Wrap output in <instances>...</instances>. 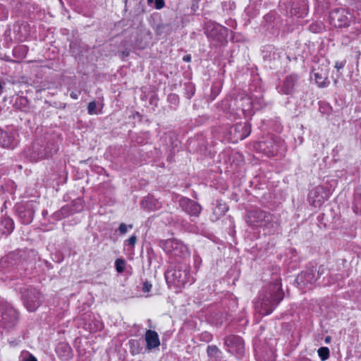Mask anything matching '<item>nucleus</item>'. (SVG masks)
<instances>
[{
  "mask_svg": "<svg viewBox=\"0 0 361 361\" xmlns=\"http://www.w3.org/2000/svg\"><path fill=\"white\" fill-rule=\"evenodd\" d=\"M147 348L149 350L158 347L160 345L158 334L152 330H147L145 333Z\"/></svg>",
  "mask_w": 361,
  "mask_h": 361,
  "instance_id": "obj_20",
  "label": "nucleus"
},
{
  "mask_svg": "<svg viewBox=\"0 0 361 361\" xmlns=\"http://www.w3.org/2000/svg\"><path fill=\"white\" fill-rule=\"evenodd\" d=\"M163 249L167 253L180 257L186 252V247L176 239H168L163 243Z\"/></svg>",
  "mask_w": 361,
  "mask_h": 361,
  "instance_id": "obj_12",
  "label": "nucleus"
},
{
  "mask_svg": "<svg viewBox=\"0 0 361 361\" xmlns=\"http://www.w3.org/2000/svg\"><path fill=\"white\" fill-rule=\"evenodd\" d=\"M283 298V293L281 283L276 281L271 283L266 290L259 295L255 303V310L261 315L271 314Z\"/></svg>",
  "mask_w": 361,
  "mask_h": 361,
  "instance_id": "obj_1",
  "label": "nucleus"
},
{
  "mask_svg": "<svg viewBox=\"0 0 361 361\" xmlns=\"http://www.w3.org/2000/svg\"><path fill=\"white\" fill-rule=\"evenodd\" d=\"M16 256L15 253H11L6 256L4 261L13 265L12 261L16 259Z\"/></svg>",
  "mask_w": 361,
  "mask_h": 361,
  "instance_id": "obj_34",
  "label": "nucleus"
},
{
  "mask_svg": "<svg viewBox=\"0 0 361 361\" xmlns=\"http://www.w3.org/2000/svg\"><path fill=\"white\" fill-rule=\"evenodd\" d=\"M46 213H47V211L43 212L44 215H46Z\"/></svg>",
  "mask_w": 361,
  "mask_h": 361,
  "instance_id": "obj_50",
  "label": "nucleus"
},
{
  "mask_svg": "<svg viewBox=\"0 0 361 361\" xmlns=\"http://www.w3.org/2000/svg\"><path fill=\"white\" fill-rule=\"evenodd\" d=\"M79 94V92H72L70 95L71 97L73 98V99H77L78 98Z\"/></svg>",
  "mask_w": 361,
  "mask_h": 361,
  "instance_id": "obj_39",
  "label": "nucleus"
},
{
  "mask_svg": "<svg viewBox=\"0 0 361 361\" xmlns=\"http://www.w3.org/2000/svg\"><path fill=\"white\" fill-rule=\"evenodd\" d=\"M165 278L169 286L178 288L183 287L187 283L192 284L194 281L189 264L183 260L171 263L165 273Z\"/></svg>",
  "mask_w": 361,
  "mask_h": 361,
  "instance_id": "obj_2",
  "label": "nucleus"
},
{
  "mask_svg": "<svg viewBox=\"0 0 361 361\" xmlns=\"http://www.w3.org/2000/svg\"><path fill=\"white\" fill-rule=\"evenodd\" d=\"M228 30L214 22L207 23L204 27V33L207 37L215 42H223L228 36Z\"/></svg>",
  "mask_w": 361,
  "mask_h": 361,
  "instance_id": "obj_8",
  "label": "nucleus"
},
{
  "mask_svg": "<svg viewBox=\"0 0 361 361\" xmlns=\"http://www.w3.org/2000/svg\"><path fill=\"white\" fill-rule=\"evenodd\" d=\"M297 74H290L287 75L281 85L278 87V91L281 94H290L294 92V87L298 80Z\"/></svg>",
  "mask_w": 361,
  "mask_h": 361,
  "instance_id": "obj_15",
  "label": "nucleus"
},
{
  "mask_svg": "<svg viewBox=\"0 0 361 361\" xmlns=\"http://www.w3.org/2000/svg\"><path fill=\"white\" fill-rule=\"evenodd\" d=\"M314 80L319 87H325L329 85V82L328 80V78L326 75V74H323L319 72H315L314 73Z\"/></svg>",
  "mask_w": 361,
  "mask_h": 361,
  "instance_id": "obj_23",
  "label": "nucleus"
},
{
  "mask_svg": "<svg viewBox=\"0 0 361 361\" xmlns=\"http://www.w3.org/2000/svg\"><path fill=\"white\" fill-rule=\"evenodd\" d=\"M122 54H123V56H126H126H128L129 55V51H123L122 52Z\"/></svg>",
  "mask_w": 361,
  "mask_h": 361,
  "instance_id": "obj_43",
  "label": "nucleus"
},
{
  "mask_svg": "<svg viewBox=\"0 0 361 361\" xmlns=\"http://www.w3.org/2000/svg\"><path fill=\"white\" fill-rule=\"evenodd\" d=\"M324 268L320 267L318 270L314 266L308 267L302 271L295 279V282L300 287H308L317 281L324 274Z\"/></svg>",
  "mask_w": 361,
  "mask_h": 361,
  "instance_id": "obj_7",
  "label": "nucleus"
},
{
  "mask_svg": "<svg viewBox=\"0 0 361 361\" xmlns=\"http://www.w3.org/2000/svg\"><path fill=\"white\" fill-rule=\"evenodd\" d=\"M279 7L287 15L304 18L308 12L307 0H280Z\"/></svg>",
  "mask_w": 361,
  "mask_h": 361,
  "instance_id": "obj_5",
  "label": "nucleus"
},
{
  "mask_svg": "<svg viewBox=\"0 0 361 361\" xmlns=\"http://www.w3.org/2000/svg\"><path fill=\"white\" fill-rule=\"evenodd\" d=\"M276 151H277V149H272L273 153H274V152H276Z\"/></svg>",
  "mask_w": 361,
  "mask_h": 361,
  "instance_id": "obj_48",
  "label": "nucleus"
},
{
  "mask_svg": "<svg viewBox=\"0 0 361 361\" xmlns=\"http://www.w3.org/2000/svg\"><path fill=\"white\" fill-rule=\"evenodd\" d=\"M344 61H336L335 63V68L339 71L340 69H342L345 66Z\"/></svg>",
  "mask_w": 361,
  "mask_h": 361,
  "instance_id": "obj_37",
  "label": "nucleus"
},
{
  "mask_svg": "<svg viewBox=\"0 0 361 361\" xmlns=\"http://www.w3.org/2000/svg\"><path fill=\"white\" fill-rule=\"evenodd\" d=\"M128 227H129L130 228H132V225H129V226H127L126 224L122 223L120 224L119 227H118V231L120 232L121 234H125L127 231H128Z\"/></svg>",
  "mask_w": 361,
  "mask_h": 361,
  "instance_id": "obj_33",
  "label": "nucleus"
},
{
  "mask_svg": "<svg viewBox=\"0 0 361 361\" xmlns=\"http://www.w3.org/2000/svg\"><path fill=\"white\" fill-rule=\"evenodd\" d=\"M137 241V236L135 235H131L128 239L125 241V243L133 247Z\"/></svg>",
  "mask_w": 361,
  "mask_h": 361,
  "instance_id": "obj_32",
  "label": "nucleus"
},
{
  "mask_svg": "<svg viewBox=\"0 0 361 361\" xmlns=\"http://www.w3.org/2000/svg\"><path fill=\"white\" fill-rule=\"evenodd\" d=\"M167 100L173 105H178L179 103L178 96L173 93L168 95Z\"/></svg>",
  "mask_w": 361,
  "mask_h": 361,
  "instance_id": "obj_29",
  "label": "nucleus"
},
{
  "mask_svg": "<svg viewBox=\"0 0 361 361\" xmlns=\"http://www.w3.org/2000/svg\"><path fill=\"white\" fill-rule=\"evenodd\" d=\"M46 213H47V211L43 212L44 215H46Z\"/></svg>",
  "mask_w": 361,
  "mask_h": 361,
  "instance_id": "obj_49",
  "label": "nucleus"
},
{
  "mask_svg": "<svg viewBox=\"0 0 361 361\" xmlns=\"http://www.w3.org/2000/svg\"><path fill=\"white\" fill-rule=\"evenodd\" d=\"M179 206L183 211L192 216H198L202 211V207L197 202L182 197L179 200Z\"/></svg>",
  "mask_w": 361,
  "mask_h": 361,
  "instance_id": "obj_13",
  "label": "nucleus"
},
{
  "mask_svg": "<svg viewBox=\"0 0 361 361\" xmlns=\"http://www.w3.org/2000/svg\"><path fill=\"white\" fill-rule=\"evenodd\" d=\"M35 205L33 202H27L18 207V216L24 224H30L35 216Z\"/></svg>",
  "mask_w": 361,
  "mask_h": 361,
  "instance_id": "obj_14",
  "label": "nucleus"
},
{
  "mask_svg": "<svg viewBox=\"0 0 361 361\" xmlns=\"http://www.w3.org/2000/svg\"><path fill=\"white\" fill-rule=\"evenodd\" d=\"M223 106L231 115L240 118L250 117L252 115V102L245 93H240L235 97H228L223 102Z\"/></svg>",
  "mask_w": 361,
  "mask_h": 361,
  "instance_id": "obj_3",
  "label": "nucleus"
},
{
  "mask_svg": "<svg viewBox=\"0 0 361 361\" xmlns=\"http://www.w3.org/2000/svg\"><path fill=\"white\" fill-rule=\"evenodd\" d=\"M247 223L252 228H262L264 231L269 235L274 234L279 227L272 214L259 208L247 212Z\"/></svg>",
  "mask_w": 361,
  "mask_h": 361,
  "instance_id": "obj_4",
  "label": "nucleus"
},
{
  "mask_svg": "<svg viewBox=\"0 0 361 361\" xmlns=\"http://www.w3.org/2000/svg\"><path fill=\"white\" fill-rule=\"evenodd\" d=\"M22 361H37V360L33 355L29 353L23 358Z\"/></svg>",
  "mask_w": 361,
  "mask_h": 361,
  "instance_id": "obj_36",
  "label": "nucleus"
},
{
  "mask_svg": "<svg viewBox=\"0 0 361 361\" xmlns=\"http://www.w3.org/2000/svg\"><path fill=\"white\" fill-rule=\"evenodd\" d=\"M202 337L206 341H209L212 339V336L207 333L202 334Z\"/></svg>",
  "mask_w": 361,
  "mask_h": 361,
  "instance_id": "obj_38",
  "label": "nucleus"
},
{
  "mask_svg": "<svg viewBox=\"0 0 361 361\" xmlns=\"http://www.w3.org/2000/svg\"><path fill=\"white\" fill-rule=\"evenodd\" d=\"M324 341H325V343H329V342L331 341V337H330V336H326V337L325 338Z\"/></svg>",
  "mask_w": 361,
  "mask_h": 361,
  "instance_id": "obj_42",
  "label": "nucleus"
},
{
  "mask_svg": "<svg viewBox=\"0 0 361 361\" xmlns=\"http://www.w3.org/2000/svg\"><path fill=\"white\" fill-rule=\"evenodd\" d=\"M318 355L322 361L329 357V349L327 347H321L318 349Z\"/></svg>",
  "mask_w": 361,
  "mask_h": 361,
  "instance_id": "obj_28",
  "label": "nucleus"
},
{
  "mask_svg": "<svg viewBox=\"0 0 361 361\" xmlns=\"http://www.w3.org/2000/svg\"><path fill=\"white\" fill-rule=\"evenodd\" d=\"M183 60L185 62H190L191 61V56L185 55L183 56Z\"/></svg>",
  "mask_w": 361,
  "mask_h": 361,
  "instance_id": "obj_40",
  "label": "nucleus"
},
{
  "mask_svg": "<svg viewBox=\"0 0 361 361\" xmlns=\"http://www.w3.org/2000/svg\"><path fill=\"white\" fill-rule=\"evenodd\" d=\"M18 319L17 311L6 302L0 303V326L6 329L14 327Z\"/></svg>",
  "mask_w": 361,
  "mask_h": 361,
  "instance_id": "obj_6",
  "label": "nucleus"
},
{
  "mask_svg": "<svg viewBox=\"0 0 361 361\" xmlns=\"http://www.w3.org/2000/svg\"><path fill=\"white\" fill-rule=\"evenodd\" d=\"M234 130L235 132L241 130L239 135H236V140H244L251 133V126L249 123H237L231 127V132Z\"/></svg>",
  "mask_w": 361,
  "mask_h": 361,
  "instance_id": "obj_17",
  "label": "nucleus"
},
{
  "mask_svg": "<svg viewBox=\"0 0 361 361\" xmlns=\"http://www.w3.org/2000/svg\"><path fill=\"white\" fill-rule=\"evenodd\" d=\"M97 107V104L95 102H91L88 104L87 106V111L89 114L92 115L97 114L95 109Z\"/></svg>",
  "mask_w": 361,
  "mask_h": 361,
  "instance_id": "obj_30",
  "label": "nucleus"
},
{
  "mask_svg": "<svg viewBox=\"0 0 361 361\" xmlns=\"http://www.w3.org/2000/svg\"><path fill=\"white\" fill-rule=\"evenodd\" d=\"M126 262L124 259H123V258L117 259L115 261V268H116V271L118 274L123 273L126 268Z\"/></svg>",
  "mask_w": 361,
  "mask_h": 361,
  "instance_id": "obj_26",
  "label": "nucleus"
},
{
  "mask_svg": "<svg viewBox=\"0 0 361 361\" xmlns=\"http://www.w3.org/2000/svg\"><path fill=\"white\" fill-rule=\"evenodd\" d=\"M13 136L0 128V145L4 148H11L13 147Z\"/></svg>",
  "mask_w": 361,
  "mask_h": 361,
  "instance_id": "obj_21",
  "label": "nucleus"
},
{
  "mask_svg": "<svg viewBox=\"0 0 361 361\" xmlns=\"http://www.w3.org/2000/svg\"><path fill=\"white\" fill-rule=\"evenodd\" d=\"M154 0H147L148 4H151Z\"/></svg>",
  "mask_w": 361,
  "mask_h": 361,
  "instance_id": "obj_47",
  "label": "nucleus"
},
{
  "mask_svg": "<svg viewBox=\"0 0 361 361\" xmlns=\"http://www.w3.org/2000/svg\"><path fill=\"white\" fill-rule=\"evenodd\" d=\"M299 361H311V360L307 357H302Z\"/></svg>",
  "mask_w": 361,
  "mask_h": 361,
  "instance_id": "obj_44",
  "label": "nucleus"
},
{
  "mask_svg": "<svg viewBox=\"0 0 361 361\" xmlns=\"http://www.w3.org/2000/svg\"><path fill=\"white\" fill-rule=\"evenodd\" d=\"M14 229V222L8 216H4L0 222V237L10 235Z\"/></svg>",
  "mask_w": 361,
  "mask_h": 361,
  "instance_id": "obj_19",
  "label": "nucleus"
},
{
  "mask_svg": "<svg viewBox=\"0 0 361 361\" xmlns=\"http://www.w3.org/2000/svg\"><path fill=\"white\" fill-rule=\"evenodd\" d=\"M56 353L63 360H69L72 357V348L65 342L58 343Z\"/></svg>",
  "mask_w": 361,
  "mask_h": 361,
  "instance_id": "obj_18",
  "label": "nucleus"
},
{
  "mask_svg": "<svg viewBox=\"0 0 361 361\" xmlns=\"http://www.w3.org/2000/svg\"><path fill=\"white\" fill-rule=\"evenodd\" d=\"M352 18V15L346 9L342 8H335L329 13L330 23L336 27H348Z\"/></svg>",
  "mask_w": 361,
  "mask_h": 361,
  "instance_id": "obj_9",
  "label": "nucleus"
},
{
  "mask_svg": "<svg viewBox=\"0 0 361 361\" xmlns=\"http://www.w3.org/2000/svg\"><path fill=\"white\" fill-rule=\"evenodd\" d=\"M152 288V283L148 281H145L142 283V290L144 293H149L151 290Z\"/></svg>",
  "mask_w": 361,
  "mask_h": 361,
  "instance_id": "obj_31",
  "label": "nucleus"
},
{
  "mask_svg": "<svg viewBox=\"0 0 361 361\" xmlns=\"http://www.w3.org/2000/svg\"><path fill=\"white\" fill-rule=\"evenodd\" d=\"M137 142H138V143H142V142H140L138 140H137Z\"/></svg>",
  "mask_w": 361,
  "mask_h": 361,
  "instance_id": "obj_51",
  "label": "nucleus"
},
{
  "mask_svg": "<svg viewBox=\"0 0 361 361\" xmlns=\"http://www.w3.org/2000/svg\"><path fill=\"white\" fill-rule=\"evenodd\" d=\"M60 214H61V212H56V213L54 214V216H56L57 218H59V217H60Z\"/></svg>",
  "mask_w": 361,
  "mask_h": 361,
  "instance_id": "obj_45",
  "label": "nucleus"
},
{
  "mask_svg": "<svg viewBox=\"0 0 361 361\" xmlns=\"http://www.w3.org/2000/svg\"><path fill=\"white\" fill-rule=\"evenodd\" d=\"M46 157H47L46 154H44V155L42 154L40 157H39L38 159H43V158Z\"/></svg>",
  "mask_w": 361,
  "mask_h": 361,
  "instance_id": "obj_46",
  "label": "nucleus"
},
{
  "mask_svg": "<svg viewBox=\"0 0 361 361\" xmlns=\"http://www.w3.org/2000/svg\"><path fill=\"white\" fill-rule=\"evenodd\" d=\"M24 305L29 312H35L41 305L42 295L36 290H27L23 295Z\"/></svg>",
  "mask_w": 361,
  "mask_h": 361,
  "instance_id": "obj_11",
  "label": "nucleus"
},
{
  "mask_svg": "<svg viewBox=\"0 0 361 361\" xmlns=\"http://www.w3.org/2000/svg\"><path fill=\"white\" fill-rule=\"evenodd\" d=\"M225 345L229 353L241 357L245 352L244 341L241 337L235 335H230L226 337L224 341Z\"/></svg>",
  "mask_w": 361,
  "mask_h": 361,
  "instance_id": "obj_10",
  "label": "nucleus"
},
{
  "mask_svg": "<svg viewBox=\"0 0 361 361\" xmlns=\"http://www.w3.org/2000/svg\"><path fill=\"white\" fill-rule=\"evenodd\" d=\"M154 3H155V8L157 9H161L165 5L164 0H154Z\"/></svg>",
  "mask_w": 361,
  "mask_h": 361,
  "instance_id": "obj_35",
  "label": "nucleus"
},
{
  "mask_svg": "<svg viewBox=\"0 0 361 361\" xmlns=\"http://www.w3.org/2000/svg\"><path fill=\"white\" fill-rule=\"evenodd\" d=\"M231 134H233L234 135V137L236 139V135H239L241 132V130H239V131H237V132H235L234 130H233V132H231V130L230 131Z\"/></svg>",
  "mask_w": 361,
  "mask_h": 361,
  "instance_id": "obj_41",
  "label": "nucleus"
},
{
  "mask_svg": "<svg viewBox=\"0 0 361 361\" xmlns=\"http://www.w3.org/2000/svg\"><path fill=\"white\" fill-rule=\"evenodd\" d=\"M142 209L149 211H157L161 208L162 204L152 196H147L141 201Z\"/></svg>",
  "mask_w": 361,
  "mask_h": 361,
  "instance_id": "obj_16",
  "label": "nucleus"
},
{
  "mask_svg": "<svg viewBox=\"0 0 361 361\" xmlns=\"http://www.w3.org/2000/svg\"><path fill=\"white\" fill-rule=\"evenodd\" d=\"M130 345V350L133 355H137L141 353L142 347L138 340L131 339L128 342Z\"/></svg>",
  "mask_w": 361,
  "mask_h": 361,
  "instance_id": "obj_24",
  "label": "nucleus"
},
{
  "mask_svg": "<svg viewBox=\"0 0 361 361\" xmlns=\"http://www.w3.org/2000/svg\"><path fill=\"white\" fill-rule=\"evenodd\" d=\"M207 353L209 357L214 358L216 361L220 360L221 357V351L214 345L207 346Z\"/></svg>",
  "mask_w": 361,
  "mask_h": 361,
  "instance_id": "obj_22",
  "label": "nucleus"
},
{
  "mask_svg": "<svg viewBox=\"0 0 361 361\" xmlns=\"http://www.w3.org/2000/svg\"><path fill=\"white\" fill-rule=\"evenodd\" d=\"M228 210V207L225 204H219L214 209V214L221 216Z\"/></svg>",
  "mask_w": 361,
  "mask_h": 361,
  "instance_id": "obj_27",
  "label": "nucleus"
},
{
  "mask_svg": "<svg viewBox=\"0 0 361 361\" xmlns=\"http://www.w3.org/2000/svg\"><path fill=\"white\" fill-rule=\"evenodd\" d=\"M309 30L313 33H319L324 30V25L322 22H314L309 25Z\"/></svg>",
  "mask_w": 361,
  "mask_h": 361,
  "instance_id": "obj_25",
  "label": "nucleus"
}]
</instances>
